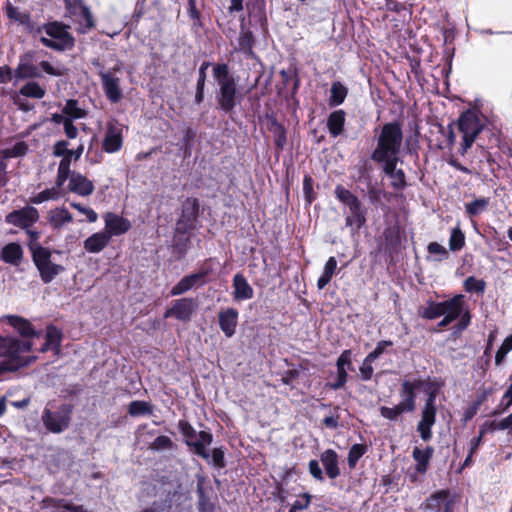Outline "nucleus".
I'll list each match as a JSON object with an SVG mask.
<instances>
[{
	"instance_id": "obj_14",
	"label": "nucleus",
	"mask_w": 512,
	"mask_h": 512,
	"mask_svg": "<svg viewBox=\"0 0 512 512\" xmlns=\"http://www.w3.org/2000/svg\"><path fill=\"white\" fill-rule=\"evenodd\" d=\"M433 382L430 379H414L413 381L404 380L400 388L401 404L408 412H413L416 409L417 390L421 388L430 389Z\"/></svg>"
},
{
	"instance_id": "obj_62",
	"label": "nucleus",
	"mask_w": 512,
	"mask_h": 512,
	"mask_svg": "<svg viewBox=\"0 0 512 512\" xmlns=\"http://www.w3.org/2000/svg\"><path fill=\"white\" fill-rule=\"evenodd\" d=\"M392 345L393 342L391 340H381L377 343L375 349L367 354V357L375 361L385 352L387 347H391Z\"/></svg>"
},
{
	"instance_id": "obj_26",
	"label": "nucleus",
	"mask_w": 512,
	"mask_h": 512,
	"mask_svg": "<svg viewBox=\"0 0 512 512\" xmlns=\"http://www.w3.org/2000/svg\"><path fill=\"white\" fill-rule=\"evenodd\" d=\"M66 7L70 14L81 17L83 22L80 23L84 26L85 30L94 28L95 23L92 12L87 5L82 3L81 0H75L73 3L66 0Z\"/></svg>"
},
{
	"instance_id": "obj_18",
	"label": "nucleus",
	"mask_w": 512,
	"mask_h": 512,
	"mask_svg": "<svg viewBox=\"0 0 512 512\" xmlns=\"http://www.w3.org/2000/svg\"><path fill=\"white\" fill-rule=\"evenodd\" d=\"M455 502L450 498L449 489H441L426 500V510L431 512H454Z\"/></svg>"
},
{
	"instance_id": "obj_16",
	"label": "nucleus",
	"mask_w": 512,
	"mask_h": 512,
	"mask_svg": "<svg viewBox=\"0 0 512 512\" xmlns=\"http://www.w3.org/2000/svg\"><path fill=\"white\" fill-rule=\"evenodd\" d=\"M186 14L190 22V30L194 34H199L205 27V17L203 9L204 0H183Z\"/></svg>"
},
{
	"instance_id": "obj_64",
	"label": "nucleus",
	"mask_w": 512,
	"mask_h": 512,
	"mask_svg": "<svg viewBox=\"0 0 512 512\" xmlns=\"http://www.w3.org/2000/svg\"><path fill=\"white\" fill-rule=\"evenodd\" d=\"M71 207L78 210L79 212L83 213L86 215L87 219L89 222H96L97 221V218H98V215L97 213L89 208V207H85L83 206L82 204L80 203H70Z\"/></svg>"
},
{
	"instance_id": "obj_49",
	"label": "nucleus",
	"mask_w": 512,
	"mask_h": 512,
	"mask_svg": "<svg viewBox=\"0 0 512 512\" xmlns=\"http://www.w3.org/2000/svg\"><path fill=\"white\" fill-rule=\"evenodd\" d=\"M379 412L383 418L390 421H395L401 414L408 413V411L399 403L394 407L381 406Z\"/></svg>"
},
{
	"instance_id": "obj_4",
	"label": "nucleus",
	"mask_w": 512,
	"mask_h": 512,
	"mask_svg": "<svg viewBox=\"0 0 512 512\" xmlns=\"http://www.w3.org/2000/svg\"><path fill=\"white\" fill-rule=\"evenodd\" d=\"M70 26L61 21H50L42 25L47 37H41L40 42L47 48L64 52L75 47V37L69 32Z\"/></svg>"
},
{
	"instance_id": "obj_43",
	"label": "nucleus",
	"mask_w": 512,
	"mask_h": 512,
	"mask_svg": "<svg viewBox=\"0 0 512 512\" xmlns=\"http://www.w3.org/2000/svg\"><path fill=\"white\" fill-rule=\"evenodd\" d=\"M490 204L489 198L481 197L465 204V211L469 217H476L487 210Z\"/></svg>"
},
{
	"instance_id": "obj_21",
	"label": "nucleus",
	"mask_w": 512,
	"mask_h": 512,
	"mask_svg": "<svg viewBox=\"0 0 512 512\" xmlns=\"http://www.w3.org/2000/svg\"><path fill=\"white\" fill-rule=\"evenodd\" d=\"M105 232L107 235L120 236L131 229V222L116 213L108 212L104 216Z\"/></svg>"
},
{
	"instance_id": "obj_56",
	"label": "nucleus",
	"mask_w": 512,
	"mask_h": 512,
	"mask_svg": "<svg viewBox=\"0 0 512 512\" xmlns=\"http://www.w3.org/2000/svg\"><path fill=\"white\" fill-rule=\"evenodd\" d=\"M348 373L346 368H337V377L334 382L326 383V387L331 390H339L343 388L347 382Z\"/></svg>"
},
{
	"instance_id": "obj_28",
	"label": "nucleus",
	"mask_w": 512,
	"mask_h": 512,
	"mask_svg": "<svg viewBox=\"0 0 512 512\" xmlns=\"http://www.w3.org/2000/svg\"><path fill=\"white\" fill-rule=\"evenodd\" d=\"M232 286L234 289L232 295L235 301H243L253 298L254 290L243 274L237 273L234 275Z\"/></svg>"
},
{
	"instance_id": "obj_35",
	"label": "nucleus",
	"mask_w": 512,
	"mask_h": 512,
	"mask_svg": "<svg viewBox=\"0 0 512 512\" xmlns=\"http://www.w3.org/2000/svg\"><path fill=\"white\" fill-rule=\"evenodd\" d=\"M110 239L106 232L94 233L84 241V248L89 253H99L108 245Z\"/></svg>"
},
{
	"instance_id": "obj_11",
	"label": "nucleus",
	"mask_w": 512,
	"mask_h": 512,
	"mask_svg": "<svg viewBox=\"0 0 512 512\" xmlns=\"http://www.w3.org/2000/svg\"><path fill=\"white\" fill-rule=\"evenodd\" d=\"M213 272L212 259L203 261L197 272L184 276L170 290L171 296L182 295L193 288L203 287L209 282L208 276Z\"/></svg>"
},
{
	"instance_id": "obj_19",
	"label": "nucleus",
	"mask_w": 512,
	"mask_h": 512,
	"mask_svg": "<svg viewBox=\"0 0 512 512\" xmlns=\"http://www.w3.org/2000/svg\"><path fill=\"white\" fill-rule=\"evenodd\" d=\"M99 76L107 99L112 103H118L123 97L120 79L106 71H100Z\"/></svg>"
},
{
	"instance_id": "obj_6",
	"label": "nucleus",
	"mask_w": 512,
	"mask_h": 512,
	"mask_svg": "<svg viewBox=\"0 0 512 512\" xmlns=\"http://www.w3.org/2000/svg\"><path fill=\"white\" fill-rule=\"evenodd\" d=\"M402 142V123L398 120L387 122L382 125L377 137L376 148L371 154H374V156L400 154Z\"/></svg>"
},
{
	"instance_id": "obj_36",
	"label": "nucleus",
	"mask_w": 512,
	"mask_h": 512,
	"mask_svg": "<svg viewBox=\"0 0 512 512\" xmlns=\"http://www.w3.org/2000/svg\"><path fill=\"white\" fill-rule=\"evenodd\" d=\"M7 320L9 325H11L15 330H17V332L21 336L33 337L37 335L33 325L27 319L17 315H10L7 316Z\"/></svg>"
},
{
	"instance_id": "obj_29",
	"label": "nucleus",
	"mask_w": 512,
	"mask_h": 512,
	"mask_svg": "<svg viewBox=\"0 0 512 512\" xmlns=\"http://www.w3.org/2000/svg\"><path fill=\"white\" fill-rule=\"evenodd\" d=\"M320 461L325 469L326 475L330 479H336L340 476L339 456L333 449H327L320 455Z\"/></svg>"
},
{
	"instance_id": "obj_45",
	"label": "nucleus",
	"mask_w": 512,
	"mask_h": 512,
	"mask_svg": "<svg viewBox=\"0 0 512 512\" xmlns=\"http://www.w3.org/2000/svg\"><path fill=\"white\" fill-rule=\"evenodd\" d=\"M466 243L464 232L459 226L452 228L449 237V249L453 252L463 249Z\"/></svg>"
},
{
	"instance_id": "obj_20",
	"label": "nucleus",
	"mask_w": 512,
	"mask_h": 512,
	"mask_svg": "<svg viewBox=\"0 0 512 512\" xmlns=\"http://www.w3.org/2000/svg\"><path fill=\"white\" fill-rule=\"evenodd\" d=\"M123 146L122 129L119 125L109 122L102 142V148L107 153H116Z\"/></svg>"
},
{
	"instance_id": "obj_53",
	"label": "nucleus",
	"mask_w": 512,
	"mask_h": 512,
	"mask_svg": "<svg viewBox=\"0 0 512 512\" xmlns=\"http://www.w3.org/2000/svg\"><path fill=\"white\" fill-rule=\"evenodd\" d=\"M59 198V192L56 190V188H50L45 189L38 193L37 195H34L30 197V203L32 204H41L45 201L51 200V199H58Z\"/></svg>"
},
{
	"instance_id": "obj_30",
	"label": "nucleus",
	"mask_w": 512,
	"mask_h": 512,
	"mask_svg": "<svg viewBox=\"0 0 512 512\" xmlns=\"http://www.w3.org/2000/svg\"><path fill=\"white\" fill-rule=\"evenodd\" d=\"M385 250L389 255L398 254L401 250L402 232L399 226H391L384 230Z\"/></svg>"
},
{
	"instance_id": "obj_60",
	"label": "nucleus",
	"mask_w": 512,
	"mask_h": 512,
	"mask_svg": "<svg viewBox=\"0 0 512 512\" xmlns=\"http://www.w3.org/2000/svg\"><path fill=\"white\" fill-rule=\"evenodd\" d=\"M312 495L308 492L302 493L299 495V499H297L291 506V509L294 511H301L306 510L309 508L311 501H312Z\"/></svg>"
},
{
	"instance_id": "obj_42",
	"label": "nucleus",
	"mask_w": 512,
	"mask_h": 512,
	"mask_svg": "<svg viewBox=\"0 0 512 512\" xmlns=\"http://www.w3.org/2000/svg\"><path fill=\"white\" fill-rule=\"evenodd\" d=\"M19 93L27 98L42 99L46 90L38 82L28 81L20 88Z\"/></svg>"
},
{
	"instance_id": "obj_41",
	"label": "nucleus",
	"mask_w": 512,
	"mask_h": 512,
	"mask_svg": "<svg viewBox=\"0 0 512 512\" xmlns=\"http://www.w3.org/2000/svg\"><path fill=\"white\" fill-rule=\"evenodd\" d=\"M442 302L429 300L419 309V315L426 320H435L442 316Z\"/></svg>"
},
{
	"instance_id": "obj_40",
	"label": "nucleus",
	"mask_w": 512,
	"mask_h": 512,
	"mask_svg": "<svg viewBox=\"0 0 512 512\" xmlns=\"http://www.w3.org/2000/svg\"><path fill=\"white\" fill-rule=\"evenodd\" d=\"M337 270V260L331 256L326 261L322 275L317 280V287L319 290L324 289L331 281L333 275Z\"/></svg>"
},
{
	"instance_id": "obj_37",
	"label": "nucleus",
	"mask_w": 512,
	"mask_h": 512,
	"mask_svg": "<svg viewBox=\"0 0 512 512\" xmlns=\"http://www.w3.org/2000/svg\"><path fill=\"white\" fill-rule=\"evenodd\" d=\"M48 221L54 229H60L63 225L72 222L73 217L67 208L60 207L49 212Z\"/></svg>"
},
{
	"instance_id": "obj_12",
	"label": "nucleus",
	"mask_w": 512,
	"mask_h": 512,
	"mask_svg": "<svg viewBox=\"0 0 512 512\" xmlns=\"http://www.w3.org/2000/svg\"><path fill=\"white\" fill-rule=\"evenodd\" d=\"M465 306V296L462 294H456L442 301V316H447L454 320L459 319L455 325L457 332L466 330L471 323V313L468 309H465Z\"/></svg>"
},
{
	"instance_id": "obj_59",
	"label": "nucleus",
	"mask_w": 512,
	"mask_h": 512,
	"mask_svg": "<svg viewBox=\"0 0 512 512\" xmlns=\"http://www.w3.org/2000/svg\"><path fill=\"white\" fill-rule=\"evenodd\" d=\"M427 251L431 255H439V257L435 259L436 261H442L449 257L448 250L438 242H430L427 246Z\"/></svg>"
},
{
	"instance_id": "obj_50",
	"label": "nucleus",
	"mask_w": 512,
	"mask_h": 512,
	"mask_svg": "<svg viewBox=\"0 0 512 512\" xmlns=\"http://www.w3.org/2000/svg\"><path fill=\"white\" fill-rule=\"evenodd\" d=\"M454 125H456V123H450L446 128H444L443 126H440V132L444 135L445 137V144H439L438 145V148L439 149H444V148H447L449 150H451L455 144V141H456V135H455V132H454Z\"/></svg>"
},
{
	"instance_id": "obj_34",
	"label": "nucleus",
	"mask_w": 512,
	"mask_h": 512,
	"mask_svg": "<svg viewBox=\"0 0 512 512\" xmlns=\"http://www.w3.org/2000/svg\"><path fill=\"white\" fill-rule=\"evenodd\" d=\"M0 259L10 265H19L23 259V249L21 245L16 242L6 244L1 250Z\"/></svg>"
},
{
	"instance_id": "obj_10",
	"label": "nucleus",
	"mask_w": 512,
	"mask_h": 512,
	"mask_svg": "<svg viewBox=\"0 0 512 512\" xmlns=\"http://www.w3.org/2000/svg\"><path fill=\"white\" fill-rule=\"evenodd\" d=\"M32 260L39 271L40 278L43 283L52 282L55 277L64 271V267L51 261V251L38 245L31 247Z\"/></svg>"
},
{
	"instance_id": "obj_52",
	"label": "nucleus",
	"mask_w": 512,
	"mask_h": 512,
	"mask_svg": "<svg viewBox=\"0 0 512 512\" xmlns=\"http://www.w3.org/2000/svg\"><path fill=\"white\" fill-rule=\"evenodd\" d=\"M391 179L390 186L397 191L404 190L407 186L406 174L403 169L399 168L397 171L388 176Z\"/></svg>"
},
{
	"instance_id": "obj_1",
	"label": "nucleus",
	"mask_w": 512,
	"mask_h": 512,
	"mask_svg": "<svg viewBox=\"0 0 512 512\" xmlns=\"http://www.w3.org/2000/svg\"><path fill=\"white\" fill-rule=\"evenodd\" d=\"M212 77L218 85L216 90L217 109L224 114H232L242 100L238 90L236 77L231 73L228 63H216L213 65Z\"/></svg>"
},
{
	"instance_id": "obj_13",
	"label": "nucleus",
	"mask_w": 512,
	"mask_h": 512,
	"mask_svg": "<svg viewBox=\"0 0 512 512\" xmlns=\"http://www.w3.org/2000/svg\"><path fill=\"white\" fill-rule=\"evenodd\" d=\"M196 494L198 512H219L217 495L205 475H196Z\"/></svg>"
},
{
	"instance_id": "obj_38",
	"label": "nucleus",
	"mask_w": 512,
	"mask_h": 512,
	"mask_svg": "<svg viewBox=\"0 0 512 512\" xmlns=\"http://www.w3.org/2000/svg\"><path fill=\"white\" fill-rule=\"evenodd\" d=\"M348 95V88L340 81H334L331 84L328 105L337 107L344 103Z\"/></svg>"
},
{
	"instance_id": "obj_2",
	"label": "nucleus",
	"mask_w": 512,
	"mask_h": 512,
	"mask_svg": "<svg viewBox=\"0 0 512 512\" xmlns=\"http://www.w3.org/2000/svg\"><path fill=\"white\" fill-rule=\"evenodd\" d=\"M36 51L28 50L19 56V62L14 70L16 81L42 78V71L54 77H63L67 74L65 66H53L48 61H41L36 65Z\"/></svg>"
},
{
	"instance_id": "obj_57",
	"label": "nucleus",
	"mask_w": 512,
	"mask_h": 512,
	"mask_svg": "<svg viewBox=\"0 0 512 512\" xmlns=\"http://www.w3.org/2000/svg\"><path fill=\"white\" fill-rule=\"evenodd\" d=\"M374 360L369 357H365L361 366L359 367V376L362 381H369L373 377L374 369L373 364Z\"/></svg>"
},
{
	"instance_id": "obj_54",
	"label": "nucleus",
	"mask_w": 512,
	"mask_h": 512,
	"mask_svg": "<svg viewBox=\"0 0 512 512\" xmlns=\"http://www.w3.org/2000/svg\"><path fill=\"white\" fill-rule=\"evenodd\" d=\"M210 457L211 463L214 467L218 469H223L226 467L225 448L223 446L214 448L210 454Z\"/></svg>"
},
{
	"instance_id": "obj_32",
	"label": "nucleus",
	"mask_w": 512,
	"mask_h": 512,
	"mask_svg": "<svg viewBox=\"0 0 512 512\" xmlns=\"http://www.w3.org/2000/svg\"><path fill=\"white\" fill-rule=\"evenodd\" d=\"M268 129L273 134L274 145L277 151H282L287 143V130L276 117H268Z\"/></svg>"
},
{
	"instance_id": "obj_24",
	"label": "nucleus",
	"mask_w": 512,
	"mask_h": 512,
	"mask_svg": "<svg viewBox=\"0 0 512 512\" xmlns=\"http://www.w3.org/2000/svg\"><path fill=\"white\" fill-rule=\"evenodd\" d=\"M70 192L75 193L79 196H89L94 192V184L83 174L73 171L70 176L68 184Z\"/></svg>"
},
{
	"instance_id": "obj_7",
	"label": "nucleus",
	"mask_w": 512,
	"mask_h": 512,
	"mask_svg": "<svg viewBox=\"0 0 512 512\" xmlns=\"http://www.w3.org/2000/svg\"><path fill=\"white\" fill-rule=\"evenodd\" d=\"M179 432L183 436L186 446L197 456L209 460L210 453L207 449L213 442V434L210 431L201 430L197 433L192 424L185 419L177 423Z\"/></svg>"
},
{
	"instance_id": "obj_58",
	"label": "nucleus",
	"mask_w": 512,
	"mask_h": 512,
	"mask_svg": "<svg viewBox=\"0 0 512 512\" xmlns=\"http://www.w3.org/2000/svg\"><path fill=\"white\" fill-rule=\"evenodd\" d=\"M303 193L307 204H312L316 199V194L313 190V179L310 175H305L303 179Z\"/></svg>"
},
{
	"instance_id": "obj_48",
	"label": "nucleus",
	"mask_w": 512,
	"mask_h": 512,
	"mask_svg": "<svg viewBox=\"0 0 512 512\" xmlns=\"http://www.w3.org/2000/svg\"><path fill=\"white\" fill-rule=\"evenodd\" d=\"M29 151V145L24 141L15 143L12 147L3 151L5 158H18L25 156Z\"/></svg>"
},
{
	"instance_id": "obj_55",
	"label": "nucleus",
	"mask_w": 512,
	"mask_h": 512,
	"mask_svg": "<svg viewBox=\"0 0 512 512\" xmlns=\"http://www.w3.org/2000/svg\"><path fill=\"white\" fill-rule=\"evenodd\" d=\"M174 446L173 441L165 435H160L150 444V449L155 451L170 450Z\"/></svg>"
},
{
	"instance_id": "obj_22",
	"label": "nucleus",
	"mask_w": 512,
	"mask_h": 512,
	"mask_svg": "<svg viewBox=\"0 0 512 512\" xmlns=\"http://www.w3.org/2000/svg\"><path fill=\"white\" fill-rule=\"evenodd\" d=\"M437 408L423 407L421 419L417 424V432L424 442L433 437L432 427L436 422Z\"/></svg>"
},
{
	"instance_id": "obj_8",
	"label": "nucleus",
	"mask_w": 512,
	"mask_h": 512,
	"mask_svg": "<svg viewBox=\"0 0 512 512\" xmlns=\"http://www.w3.org/2000/svg\"><path fill=\"white\" fill-rule=\"evenodd\" d=\"M73 413V405L62 403L55 409L45 407L41 420L45 429L53 434H60L69 428Z\"/></svg>"
},
{
	"instance_id": "obj_25",
	"label": "nucleus",
	"mask_w": 512,
	"mask_h": 512,
	"mask_svg": "<svg viewBox=\"0 0 512 512\" xmlns=\"http://www.w3.org/2000/svg\"><path fill=\"white\" fill-rule=\"evenodd\" d=\"M434 447L427 445L424 448L415 446L412 451V458L415 461V470L425 475L430 468V462L434 456Z\"/></svg>"
},
{
	"instance_id": "obj_23",
	"label": "nucleus",
	"mask_w": 512,
	"mask_h": 512,
	"mask_svg": "<svg viewBox=\"0 0 512 512\" xmlns=\"http://www.w3.org/2000/svg\"><path fill=\"white\" fill-rule=\"evenodd\" d=\"M238 318L239 312L233 307L222 309L218 313L219 327L227 338H231L235 334Z\"/></svg>"
},
{
	"instance_id": "obj_3",
	"label": "nucleus",
	"mask_w": 512,
	"mask_h": 512,
	"mask_svg": "<svg viewBox=\"0 0 512 512\" xmlns=\"http://www.w3.org/2000/svg\"><path fill=\"white\" fill-rule=\"evenodd\" d=\"M334 194L339 202L349 208L350 214L345 217V225L353 232H358L367 222V208L354 193L341 184L335 187Z\"/></svg>"
},
{
	"instance_id": "obj_44",
	"label": "nucleus",
	"mask_w": 512,
	"mask_h": 512,
	"mask_svg": "<svg viewBox=\"0 0 512 512\" xmlns=\"http://www.w3.org/2000/svg\"><path fill=\"white\" fill-rule=\"evenodd\" d=\"M367 450L368 447L366 444L356 443L350 447L347 456V464L350 469H354L356 467L358 461L366 454Z\"/></svg>"
},
{
	"instance_id": "obj_39",
	"label": "nucleus",
	"mask_w": 512,
	"mask_h": 512,
	"mask_svg": "<svg viewBox=\"0 0 512 512\" xmlns=\"http://www.w3.org/2000/svg\"><path fill=\"white\" fill-rule=\"evenodd\" d=\"M371 159L382 165V171L386 176H390L392 173L397 171L399 168H397V164L399 162V154H386L384 156H374V154H371Z\"/></svg>"
},
{
	"instance_id": "obj_33",
	"label": "nucleus",
	"mask_w": 512,
	"mask_h": 512,
	"mask_svg": "<svg viewBox=\"0 0 512 512\" xmlns=\"http://www.w3.org/2000/svg\"><path fill=\"white\" fill-rule=\"evenodd\" d=\"M346 123V112L343 109L332 111L327 118V129L334 138L340 136L344 132Z\"/></svg>"
},
{
	"instance_id": "obj_51",
	"label": "nucleus",
	"mask_w": 512,
	"mask_h": 512,
	"mask_svg": "<svg viewBox=\"0 0 512 512\" xmlns=\"http://www.w3.org/2000/svg\"><path fill=\"white\" fill-rule=\"evenodd\" d=\"M464 289L468 293H484L486 283L482 279H477L474 276H469L465 279L464 283Z\"/></svg>"
},
{
	"instance_id": "obj_31",
	"label": "nucleus",
	"mask_w": 512,
	"mask_h": 512,
	"mask_svg": "<svg viewBox=\"0 0 512 512\" xmlns=\"http://www.w3.org/2000/svg\"><path fill=\"white\" fill-rule=\"evenodd\" d=\"M63 339L62 331L53 324L46 327L45 343L41 347V352L48 350L53 351L55 354L60 352L61 342Z\"/></svg>"
},
{
	"instance_id": "obj_63",
	"label": "nucleus",
	"mask_w": 512,
	"mask_h": 512,
	"mask_svg": "<svg viewBox=\"0 0 512 512\" xmlns=\"http://www.w3.org/2000/svg\"><path fill=\"white\" fill-rule=\"evenodd\" d=\"M69 143L66 140H59L53 145V156L55 157H67L69 155L68 149Z\"/></svg>"
},
{
	"instance_id": "obj_9",
	"label": "nucleus",
	"mask_w": 512,
	"mask_h": 512,
	"mask_svg": "<svg viewBox=\"0 0 512 512\" xmlns=\"http://www.w3.org/2000/svg\"><path fill=\"white\" fill-rule=\"evenodd\" d=\"M200 213V203L195 197H188L182 203L181 214L176 222V236H186L184 245L189 241L190 233L196 229L197 221Z\"/></svg>"
},
{
	"instance_id": "obj_27",
	"label": "nucleus",
	"mask_w": 512,
	"mask_h": 512,
	"mask_svg": "<svg viewBox=\"0 0 512 512\" xmlns=\"http://www.w3.org/2000/svg\"><path fill=\"white\" fill-rule=\"evenodd\" d=\"M237 42L238 47L236 48V50L238 52H241L247 58H253L255 56L253 48L256 44V38L254 36V33L250 29L246 28L243 23L240 26V32Z\"/></svg>"
},
{
	"instance_id": "obj_47",
	"label": "nucleus",
	"mask_w": 512,
	"mask_h": 512,
	"mask_svg": "<svg viewBox=\"0 0 512 512\" xmlns=\"http://www.w3.org/2000/svg\"><path fill=\"white\" fill-rule=\"evenodd\" d=\"M152 405L149 402L134 400L128 405V413L130 416H140L152 413Z\"/></svg>"
},
{
	"instance_id": "obj_15",
	"label": "nucleus",
	"mask_w": 512,
	"mask_h": 512,
	"mask_svg": "<svg viewBox=\"0 0 512 512\" xmlns=\"http://www.w3.org/2000/svg\"><path fill=\"white\" fill-rule=\"evenodd\" d=\"M38 210L30 205L13 210L5 216V222L22 230H28L39 220Z\"/></svg>"
},
{
	"instance_id": "obj_5",
	"label": "nucleus",
	"mask_w": 512,
	"mask_h": 512,
	"mask_svg": "<svg viewBox=\"0 0 512 512\" xmlns=\"http://www.w3.org/2000/svg\"><path fill=\"white\" fill-rule=\"evenodd\" d=\"M456 126L458 131L462 134V141L458 148V153L461 156H465L482 133L484 124L479 117L478 111L467 109L460 114Z\"/></svg>"
},
{
	"instance_id": "obj_17",
	"label": "nucleus",
	"mask_w": 512,
	"mask_h": 512,
	"mask_svg": "<svg viewBox=\"0 0 512 512\" xmlns=\"http://www.w3.org/2000/svg\"><path fill=\"white\" fill-rule=\"evenodd\" d=\"M195 307L196 304L193 298L183 297L174 300L172 306L166 309L164 318L173 317L179 321L188 322L192 318Z\"/></svg>"
},
{
	"instance_id": "obj_61",
	"label": "nucleus",
	"mask_w": 512,
	"mask_h": 512,
	"mask_svg": "<svg viewBox=\"0 0 512 512\" xmlns=\"http://www.w3.org/2000/svg\"><path fill=\"white\" fill-rule=\"evenodd\" d=\"M336 367L353 370V368H352V351L350 349H346V350L342 351L340 356L337 358Z\"/></svg>"
},
{
	"instance_id": "obj_46",
	"label": "nucleus",
	"mask_w": 512,
	"mask_h": 512,
	"mask_svg": "<svg viewBox=\"0 0 512 512\" xmlns=\"http://www.w3.org/2000/svg\"><path fill=\"white\" fill-rule=\"evenodd\" d=\"M62 113L66 115L67 118H71L72 121L86 116V111L78 106V101L75 99L66 101Z\"/></svg>"
}]
</instances>
